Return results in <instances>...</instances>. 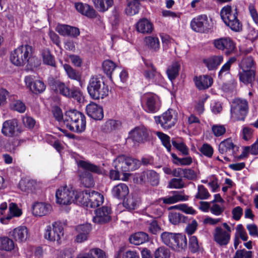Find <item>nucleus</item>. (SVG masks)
Returning a JSON list of instances; mask_svg holds the SVG:
<instances>
[{
    "label": "nucleus",
    "mask_w": 258,
    "mask_h": 258,
    "mask_svg": "<svg viewBox=\"0 0 258 258\" xmlns=\"http://www.w3.org/2000/svg\"><path fill=\"white\" fill-rule=\"evenodd\" d=\"M33 51L32 46L27 44L22 45L11 53L10 60L17 66L27 63L30 69L36 68L40 64V61L36 56L33 55Z\"/></svg>",
    "instance_id": "nucleus-1"
},
{
    "label": "nucleus",
    "mask_w": 258,
    "mask_h": 258,
    "mask_svg": "<svg viewBox=\"0 0 258 258\" xmlns=\"http://www.w3.org/2000/svg\"><path fill=\"white\" fill-rule=\"evenodd\" d=\"M63 123L71 131L77 133H82L86 129L85 115L76 109H70L66 112Z\"/></svg>",
    "instance_id": "nucleus-2"
},
{
    "label": "nucleus",
    "mask_w": 258,
    "mask_h": 258,
    "mask_svg": "<svg viewBox=\"0 0 258 258\" xmlns=\"http://www.w3.org/2000/svg\"><path fill=\"white\" fill-rule=\"evenodd\" d=\"M220 16L225 24L233 31L239 32L242 30V24L238 19L236 7L233 8L230 5L224 6L220 11Z\"/></svg>",
    "instance_id": "nucleus-3"
},
{
    "label": "nucleus",
    "mask_w": 258,
    "mask_h": 258,
    "mask_svg": "<svg viewBox=\"0 0 258 258\" xmlns=\"http://www.w3.org/2000/svg\"><path fill=\"white\" fill-rule=\"evenodd\" d=\"M161 241L171 249L179 251L187 247V239L184 235L169 232H163L160 235Z\"/></svg>",
    "instance_id": "nucleus-4"
},
{
    "label": "nucleus",
    "mask_w": 258,
    "mask_h": 258,
    "mask_svg": "<svg viewBox=\"0 0 258 258\" xmlns=\"http://www.w3.org/2000/svg\"><path fill=\"white\" fill-rule=\"evenodd\" d=\"M108 86L101 79L97 77H91L87 86V91L91 98L94 100L103 99L108 94Z\"/></svg>",
    "instance_id": "nucleus-5"
},
{
    "label": "nucleus",
    "mask_w": 258,
    "mask_h": 258,
    "mask_svg": "<svg viewBox=\"0 0 258 258\" xmlns=\"http://www.w3.org/2000/svg\"><path fill=\"white\" fill-rule=\"evenodd\" d=\"M79 165L80 167L86 170L81 172L79 175V179L80 182L86 187H91L94 185V180L92 174L88 171L92 172L100 173L101 170L100 168L90 162L81 160L79 162Z\"/></svg>",
    "instance_id": "nucleus-6"
},
{
    "label": "nucleus",
    "mask_w": 258,
    "mask_h": 258,
    "mask_svg": "<svg viewBox=\"0 0 258 258\" xmlns=\"http://www.w3.org/2000/svg\"><path fill=\"white\" fill-rule=\"evenodd\" d=\"M139 160L123 155L118 156L113 162V166L124 174L125 172L135 170L139 167Z\"/></svg>",
    "instance_id": "nucleus-7"
},
{
    "label": "nucleus",
    "mask_w": 258,
    "mask_h": 258,
    "mask_svg": "<svg viewBox=\"0 0 258 258\" xmlns=\"http://www.w3.org/2000/svg\"><path fill=\"white\" fill-rule=\"evenodd\" d=\"M232 229L226 222L217 226L213 233L214 241L220 246H225L229 242Z\"/></svg>",
    "instance_id": "nucleus-8"
},
{
    "label": "nucleus",
    "mask_w": 258,
    "mask_h": 258,
    "mask_svg": "<svg viewBox=\"0 0 258 258\" xmlns=\"http://www.w3.org/2000/svg\"><path fill=\"white\" fill-rule=\"evenodd\" d=\"M141 105L146 112L155 113L160 109L161 102L157 95L152 93H148L143 96Z\"/></svg>",
    "instance_id": "nucleus-9"
},
{
    "label": "nucleus",
    "mask_w": 258,
    "mask_h": 258,
    "mask_svg": "<svg viewBox=\"0 0 258 258\" xmlns=\"http://www.w3.org/2000/svg\"><path fill=\"white\" fill-rule=\"evenodd\" d=\"M51 226H47L45 229L44 238L50 242L60 243L61 237L63 235V228L60 223L55 222Z\"/></svg>",
    "instance_id": "nucleus-10"
},
{
    "label": "nucleus",
    "mask_w": 258,
    "mask_h": 258,
    "mask_svg": "<svg viewBox=\"0 0 258 258\" xmlns=\"http://www.w3.org/2000/svg\"><path fill=\"white\" fill-rule=\"evenodd\" d=\"M156 123L164 129H169L175 125L177 121V113L173 109H168L161 115L155 116Z\"/></svg>",
    "instance_id": "nucleus-11"
},
{
    "label": "nucleus",
    "mask_w": 258,
    "mask_h": 258,
    "mask_svg": "<svg viewBox=\"0 0 258 258\" xmlns=\"http://www.w3.org/2000/svg\"><path fill=\"white\" fill-rule=\"evenodd\" d=\"M190 26L193 31L199 33H207L211 28L206 15H199L193 18L190 23Z\"/></svg>",
    "instance_id": "nucleus-12"
},
{
    "label": "nucleus",
    "mask_w": 258,
    "mask_h": 258,
    "mask_svg": "<svg viewBox=\"0 0 258 258\" xmlns=\"http://www.w3.org/2000/svg\"><path fill=\"white\" fill-rule=\"evenodd\" d=\"M248 102L245 99L236 98L231 105V113L232 115H241L239 120H244L248 112Z\"/></svg>",
    "instance_id": "nucleus-13"
},
{
    "label": "nucleus",
    "mask_w": 258,
    "mask_h": 258,
    "mask_svg": "<svg viewBox=\"0 0 258 258\" xmlns=\"http://www.w3.org/2000/svg\"><path fill=\"white\" fill-rule=\"evenodd\" d=\"M75 191L67 186L58 188L55 193L56 202L60 205H69L73 202Z\"/></svg>",
    "instance_id": "nucleus-14"
},
{
    "label": "nucleus",
    "mask_w": 258,
    "mask_h": 258,
    "mask_svg": "<svg viewBox=\"0 0 258 258\" xmlns=\"http://www.w3.org/2000/svg\"><path fill=\"white\" fill-rule=\"evenodd\" d=\"M213 43L217 49L225 50V53L227 55L234 53L236 49L235 43L230 37H222L215 39Z\"/></svg>",
    "instance_id": "nucleus-15"
},
{
    "label": "nucleus",
    "mask_w": 258,
    "mask_h": 258,
    "mask_svg": "<svg viewBox=\"0 0 258 258\" xmlns=\"http://www.w3.org/2000/svg\"><path fill=\"white\" fill-rule=\"evenodd\" d=\"M130 137L134 142L145 143L150 140V131L144 126L136 127L129 133Z\"/></svg>",
    "instance_id": "nucleus-16"
},
{
    "label": "nucleus",
    "mask_w": 258,
    "mask_h": 258,
    "mask_svg": "<svg viewBox=\"0 0 258 258\" xmlns=\"http://www.w3.org/2000/svg\"><path fill=\"white\" fill-rule=\"evenodd\" d=\"M47 82L51 89L56 93H59L65 97L70 95L71 89L64 82L53 77H49Z\"/></svg>",
    "instance_id": "nucleus-17"
},
{
    "label": "nucleus",
    "mask_w": 258,
    "mask_h": 258,
    "mask_svg": "<svg viewBox=\"0 0 258 258\" xmlns=\"http://www.w3.org/2000/svg\"><path fill=\"white\" fill-rule=\"evenodd\" d=\"M24 81L27 88L34 94L42 93L46 89L44 82L39 80H35L34 76H26Z\"/></svg>",
    "instance_id": "nucleus-18"
},
{
    "label": "nucleus",
    "mask_w": 258,
    "mask_h": 258,
    "mask_svg": "<svg viewBox=\"0 0 258 258\" xmlns=\"http://www.w3.org/2000/svg\"><path fill=\"white\" fill-rule=\"evenodd\" d=\"M111 208L107 206H103L95 210V216L93 221L97 224H104L111 220Z\"/></svg>",
    "instance_id": "nucleus-19"
},
{
    "label": "nucleus",
    "mask_w": 258,
    "mask_h": 258,
    "mask_svg": "<svg viewBox=\"0 0 258 258\" xmlns=\"http://www.w3.org/2000/svg\"><path fill=\"white\" fill-rule=\"evenodd\" d=\"M9 236L17 242H24L27 240L28 237V230L24 226H19L10 231Z\"/></svg>",
    "instance_id": "nucleus-20"
},
{
    "label": "nucleus",
    "mask_w": 258,
    "mask_h": 258,
    "mask_svg": "<svg viewBox=\"0 0 258 258\" xmlns=\"http://www.w3.org/2000/svg\"><path fill=\"white\" fill-rule=\"evenodd\" d=\"M86 110L88 115L95 120H101L104 117L103 108L95 103L87 105Z\"/></svg>",
    "instance_id": "nucleus-21"
},
{
    "label": "nucleus",
    "mask_w": 258,
    "mask_h": 258,
    "mask_svg": "<svg viewBox=\"0 0 258 258\" xmlns=\"http://www.w3.org/2000/svg\"><path fill=\"white\" fill-rule=\"evenodd\" d=\"M237 147L234 144L231 138H227L222 142L219 145L218 151L221 154H229L230 155L235 156V149Z\"/></svg>",
    "instance_id": "nucleus-22"
},
{
    "label": "nucleus",
    "mask_w": 258,
    "mask_h": 258,
    "mask_svg": "<svg viewBox=\"0 0 258 258\" xmlns=\"http://www.w3.org/2000/svg\"><path fill=\"white\" fill-rule=\"evenodd\" d=\"M172 196H166L160 199L163 204L171 205L181 201H186L188 200V196H185L183 192L173 191Z\"/></svg>",
    "instance_id": "nucleus-23"
},
{
    "label": "nucleus",
    "mask_w": 258,
    "mask_h": 258,
    "mask_svg": "<svg viewBox=\"0 0 258 258\" xmlns=\"http://www.w3.org/2000/svg\"><path fill=\"white\" fill-rule=\"evenodd\" d=\"M75 7L76 10L89 18H95L96 17L97 13L94 9L87 4H84L81 2L76 3Z\"/></svg>",
    "instance_id": "nucleus-24"
},
{
    "label": "nucleus",
    "mask_w": 258,
    "mask_h": 258,
    "mask_svg": "<svg viewBox=\"0 0 258 258\" xmlns=\"http://www.w3.org/2000/svg\"><path fill=\"white\" fill-rule=\"evenodd\" d=\"M223 59L222 55H212L204 59L203 62L208 71H215L223 62Z\"/></svg>",
    "instance_id": "nucleus-25"
},
{
    "label": "nucleus",
    "mask_w": 258,
    "mask_h": 258,
    "mask_svg": "<svg viewBox=\"0 0 258 258\" xmlns=\"http://www.w3.org/2000/svg\"><path fill=\"white\" fill-rule=\"evenodd\" d=\"M17 127L18 122L16 119L8 120L3 124L2 133L6 136L13 137L18 130Z\"/></svg>",
    "instance_id": "nucleus-26"
},
{
    "label": "nucleus",
    "mask_w": 258,
    "mask_h": 258,
    "mask_svg": "<svg viewBox=\"0 0 258 258\" xmlns=\"http://www.w3.org/2000/svg\"><path fill=\"white\" fill-rule=\"evenodd\" d=\"M87 207L92 208H97L102 204L104 197L102 195L97 191L92 190L90 191Z\"/></svg>",
    "instance_id": "nucleus-27"
},
{
    "label": "nucleus",
    "mask_w": 258,
    "mask_h": 258,
    "mask_svg": "<svg viewBox=\"0 0 258 258\" xmlns=\"http://www.w3.org/2000/svg\"><path fill=\"white\" fill-rule=\"evenodd\" d=\"M194 80L196 87L201 90L209 88L213 83L212 78L208 75L196 77Z\"/></svg>",
    "instance_id": "nucleus-28"
},
{
    "label": "nucleus",
    "mask_w": 258,
    "mask_h": 258,
    "mask_svg": "<svg viewBox=\"0 0 258 258\" xmlns=\"http://www.w3.org/2000/svg\"><path fill=\"white\" fill-rule=\"evenodd\" d=\"M111 193L114 198L122 200L128 196V187L125 183H121L113 187Z\"/></svg>",
    "instance_id": "nucleus-29"
},
{
    "label": "nucleus",
    "mask_w": 258,
    "mask_h": 258,
    "mask_svg": "<svg viewBox=\"0 0 258 258\" xmlns=\"http://www.w3.org/2000/svg\"><path fill=\"white\" fill-rule=\"evenodd\" d=\"M51 206L45 203L37 202L33 206V213L35 216H43L49 214Z\"/></svg>",
    "instance_id": "nucleus-30"
},
{
    "label": "nucleus",
    "mask_w": 258,
    "mask_h": 258,
    "mask_svg": "<svg viewBox=\"0 0 258 258\" xmlns=\"http://www.w3.org/2000/svg\"><path fill=\"white\" fill-rule=\"evenodd\" d=\"M9 214L1 218V222L4 224H7L8 222L14 217H19L22 214V211L20 209L16 204L11 203L9 205Z\"/></svg>",
    "instance_id": "nucleus-31"
},
{
    "label": "nucleus",
    "mask_w": 258,
    "mask_h": 258,
    "mask_svg": "<svg viewBox=\"0 0 258 258\" xmlns=\"http://www.w3.org/2000/svg\"><path fill=\"white\" fill-rule=\"evenodd\" d=\"M137 30L143 34L151 33L153 29V24L147 19L142 18L136 24Z\"/></svg>",
    "instance_id": "nucleus-32"
},
{
    "label": "nucleus",
    "mask_w": 258,
    "mask_h": 258,
    "mask_svg": "<svg viewBox=\"0 0 258 258\" xmlns=\"http://www.w3.org/2000/svg\"><path fill=\"white\" fill-rule=\"evenodd\" d=\"M90 191L85 190L82 191H75L73 202L77 205L87 207Z\"/></svg>",
    "instance_id": "nucleus-33"
},
{
    "label": "nucleus",
    "mask_w": 258,
    "mask_h": 258,
    "mask_svg": "<svg viewBox=\"0 0 258 258\" xmlns=\"http://www.w3.org/2000/svg\"><path fill=\"white\" fill-rule=\"evenodd\" d=\"M130 242L135 245H140L149 240V235L144 232H139L132 234L129 238Z\"/></svg>",
    "instance_id": "nucleus-34"
},
{
    "label": "nucleus",
    "mask_w": 258,
    "mask_h": 258,
    "mask_svg": "<svg viewBox=\"0 0 258 258\" xmlns=\"http://www.w3.org/2000/svg\"><path fill=\"white\" fill-rule=\"evenodd\" d=\"M239 79L241 82L245 85L251 84L254 80L255 72L254 71L242 70L239 72Z\"/></svg>",
    "instance_id": "nucleus-35"
},
{
    "label": "nucleus",
    "mask_w": 258,
    "mask_h": 258,
    "mask_svg": "<svg viewBox=\"0 0 258 258\" xmlns=\"http://www.w3.org/2000/svg\"><path fill=\"white\" fill-rule=\"evenodd\" d=\"M144 76L146 79L148 80H152L153 81L157 83H161L163 78L160 73L156 71L154 67L152 68L147 69L144 72Z\"/></svg>",
    "instance_id": "nucleus-36"
},
{
    "label": "nucleus",
    "mask_w": 258,
    "mask_h": 258,
    "mask_svg": "<svg viewBox=\"0 0 258 258\" xmlns=\"http://www.w3.org/2000/svg\"><path fill=\"white\" fill-rule=\"evenodd\" d=\"M94 7L99 12H104L112 7L113 0H92Z\"/></svg>",
    "instance_id": "nucleus-37"
},
{
    "label": "nucleus",
    "mask_w": 258,
    "mask_h": 258,
    "mask_svg": "<svg viewBox=\"0 0 258 258\" xmlns=\"http://www.w3.org/2000/svg\"><path fill=\"white\" fill-rule=\"evenodd\" d=\"M41 55L44 64L55 67L56 62L54 56L51 53L48 49L46 48L42 50Z\"/></svg>",
    "instance_id": "nucleus-38"
},
{
    "label": "nucleus",
    "mask_w": 258,
    "mask_h": 258,
    "mask_svg": "<svg viewBox=\"0 0 258 258\" xmlns=\"http://www.w3.org/2000/svg\"><path fill=\"white\" fill-rule=\"evenodd\" d=\"M171 143L173 146L179 151L182 155L188 154V148L180 138H172Z\"/></svg>",
    "instance_id": "nucleus-39"
},
{
    "label": "nucleus",
    "mask_w": 258,
    "mask_h": 258,
    "mask_svg": "<svg viewBox=\"0 0 258 258\" xmlns=\"http://www.w3.org/2000/svg\"><path fill=\"white\" fill-rule=\"evenodd\" d=\"M180 64L177 61H173L166 71L167 75L170 80L175 79L179 74Z\"/></svg>",
    "instance_id": "nucleus-40"
},
{
    "label": "nucleus",
    "mask_w": 258,
    "mask_h": 258,
    "mask_svg": "<svg viewBox=\"0 0 258 258\" xmlns=\"http://www.w3.org/2000/svg\"><path fill=\"white\" fill-rule=\"evenodd\" d=\"M93 254L98 258H107L105 252L98 248L91 249L88 253L80 255L77 258H95Z\"/></svg>",
    "instance_id": "nucleus-41"
},
{
    "label": "nucleus",
    "mask_w": 258,
    "mask_h": 258,
    "mask_svg": "<svg viewBox=\"0 0 258 258\" xmlns=\"http://www.w3.org/2000/svg\"><path fill=\"white\" fill-rule=\"evenodd\" d=\"M236 60L235 57H230L229 60L224 63L218 73V78L222 80L226 75L230 74L231 66Z\"/></svg>",
    "instance_id": "nucleus-42"
},
{
    "label": "nucleus",
    "mask_w": 258,
    "mask_h": 258,
    "mask_svg": "<svg viewBox=\"0 0 258 258\" xmlns=\"http://www.w3.org/2000/svg\"><path fill=\"white\" fill-rule=\"evenodd\" d=\"M122 200L123 206L130 210L136 209L139 204V201L136 197L128 195Z\"/></svg>",
    "instance_id": "nucleus-43"
},
{
    "label": "nucleus",
    "mask_w": 258,
    "mask_h": 258,
    "mask_svg": "<svg viewBox=\"0 0 258 258\" xmlns=\"http://www.w3.org/2000/svg\"><path fill=\"white\" fill-rule=\"evenodd\" d=\"M155 134L160 140L162 145L167 149V151L168 152H170L171 151V140H170V137L168 135L160 132H156Z\"/></svg>",
    "instance_id": "nucleus-44"
},
{
    "label": "nucleus",
    "mask_w": 258,
    "mask_h": 258,
    "mask_svg": "<svg viewBox=\"0 0 258 258\" xmlns=\"http://www.w3.org/2000/svg\"><path fill=\"white\" fill-rule=\"evenodd\" d=\"M239 67L241 70L254 71V63L250 56L244 57L241 61Z\"/></svg>",
    "instance_id": "nucleus-45"
},
{
    "label": "nucleus",
    "mask_w": 258,
    "mask_h": 258,
    "mask_svg": "<svg viewBox=\"0 0 258 258\" xmlns=\"http://www.w3.org/2000/svg\"><path fill=\"white\" fill-rule=\"evenodd\" d=\"M15 247L13 240L8 237H0V249L6 251H11Z\"/></svg>",
    "instance_id": "nucleus-46"
},
{
    "label": "nucleus",
    "mask_w": 258,
    "mask_h": 258,
    "mask_svg": "<svg viewBox=\"0 0 258 258\" xmlns=\"http://www.w3.org/2000/svg\"><path fill=\"white\" fill-rule=\"evenodd\" d=\"M146 45L150 49L154 51L158 50L160 48V42L157 37L147 36L144 40Z\"/></svg>",
    "instance_id": "nucleus-47"
},
{
    "label": "nucleus",
    "mask_w": 258,
    "mask_h": 258,
    "mask_svg": "<svg viewBox=\"0 0 258 258\" xmlns=\"http://www.w3.org/2000/svg\"><path fill=\"white\" fill-rule=\"evenodd\" d=\"M63 67L70 79L77 81H80L81 77L79 72L74 69L70 65L65 63L63 65Z\"/></svg>",
    "instance_id": "nucleus-48"
},
{
    "label": "nucleus",
    "mask_w": 258,
    "mask_h": 258,
    "mask_svg": "<svg viewBox=\"0 0 258 258\" xmlns=\"http://www.w3.org/2000/svg\"><path fill=\"white\" fill-rule=\"evenodd\" d=\"M188 248L189 251L194 253L200 252L201 250L202 247L200 246L198 238L196 236L189 237Z\"/></svg>",
    "instance_id": "nucleus-49"
},
{
    "label": "nucleus",
    "mask_w": 258,
    "mask_h": 258,
    "mask_svg": "<svg viewBox=\"0 0 258 258\" xmlns=\"http://www.w3.org/2000/svg\"><path fill=\"white\" fill-rule=\"evenodd\" d=\"M173 159L174 164L177 165H189L192 163V159L190 157H186L184 158H179L174 154H171Z\"/></svg>",
    "instance_id": "nucleus-50"
},
{
    "label": "nucleus",
    "mask_w": 258,
    "mask_h": 258,
    "mask_svg": "<svg viewBox=\"0 0 258 258\" xmlns=\"http://www.w3.org/2000/svg\"><path fill=\"white\" fill-rule=\"evenodd\" d=\"M116 68V64L110 60H105L102 63V69L107 76H111Z\"/></svg>",
    "instance_id": "nucleus-51"
},
{
    "label": "nucleus",
    "mask_w": 258,
    "mask_h": 258,
    "mask_svg": "<svg viewBox=\"0 0 258 258\" xmlns=\"http://www.w3.org/2000/svg\"><path fill=\"white\" fill-rule=\"evenodd\" d=\"M198 192L195 196L197 199L206 200L210 196L207 189L203 185H199L198 186Z\"/></svg>",
    "instance_id": "nucleus-52"
},
{
    "label": "nucleus",
    "mask_w": 258,
    "mask_h": 258,
    "mask_svg": "<svg viewBox=\"0 0 258 258\" xmlns=\"http://www.w3.org/2000/svg\"><path fill=\"white\" fill-rule=\"evenodd\" d=\"M154 256L155 258H169L170 251L164 246H160L155 250Z\"/></svg>",
    "instance_id": "nucleus-53"
},
{
    "label": "nucleus",
    "mask_w": 258,
    "mask_h": 258,
    "mask_svg": "<svg viewBox=\"0 0 258 258\" xmlns=\"http://www.w3.org/2000/svg\"><path fill=\"white\" fill-rule=\"evenodd\" d=\"M212 133L216 137H220L226 133V128L224 125L213 124L211 127Z\"/></svg>",
    "instance_id": "nucleus-54"
},
{
    "label": "nucleus",
    "mask_w": 258,
    "mask_h": 258,
    "mask_svg": "<svg viewBox=\"0 0 258 258\" xmlns=\"http://www.w3.org/2000/svg\"><path fill=\"white\" fill-rule=\"evenodd\" d=\"M147 178L152 185H157L159 183V174L154 170H150L147 173Z\"/></svg>",
    "instance_id": "nucleus-55"
},
{
    "label": "nucleus",
    "mask_w": 258,
    "mask_h": 258,
    "mask_svg": "<svg viewBox=\"0 0 258 258\" xmlns=\"http://www.w3.org/2000/svg\"><path fill=\"white\" fill-rule=\"evenodd\" d=\"M12 109L15 111H17L19 113H24L26 110V105L21 100H16L14 101L11 106Z\"/></svg>",
    "instance_id": "nucleus-56"
},
{
    "label": "nucleus",
    "mask_w": 258,
    "mask_h": 258,
    "mask_svg": "<svg viewBox=\"0 0 258 258\" xmlns=\"http://www.w3.org/2000/svg\"><path fill=\"white\" fill-rule=\"evenodd\" d=\"M184 183L182 178H174L169 182V187L173 188H182L184 187Z\"/></svg>",
    "instance_id": "nucleus-57"
},
{
    "label": "nucleus",
    "mask_w": 258,
    "mask_h": 258,
    "mask_svg": "<svg viewBox=\"0 0 258 258\" xmlns=\"http://www.w3.org/2000/svg\"><path fill=\"white\" fill-rule=\"evenodd\" d=\"M200 152L205 156L211 158L213 154L212 147L208 144H204L200 149Z\"/></svg>",
    "instance_id": "nucleus-58"
},
{
    "label": "nucleus",
    "mask_w": 258,
    "mask_h": 258,
    "mask_svg": "<svg viewBox=\"0 0 258 258\" xmlns=\"http://www.w3.org/2000/svg\"><path fill=\"white\" fill-rule=\"evenodd\" d=\"M53 116L55 119L60 122L64 120V115L63 116L62 110L58 106H54L52 110Z\"/></svg>",
    "instance_id": "nucleus-59"
},
{
    "label": "nucleus",
    "mask_w": 258,
    "mask_h": 258,
    "mask_svg": "<svg viewBox=\"0 0 258 258\" xmlns=\"http://www.w3.org/2000/svg\"><path fill=\"white\" fill-rule=\"evenodd\" d=\"M149 231L152 234L157 235L161 231V228L155 220L151 221L148 226Z\"/></svg>",
    "instance_id": "nucleus-60"
},
{
    "label": "nucleus",
    "mask_w": 258,
    "mask_h": 258,
    "mask_svg": "<svg viewBox=\"0 0 258 258\" xmlns=\"http://www.w3.org/2000/svg\"><path fill=\"white\" fill-rule=\"evenodd\" d=\"M22 121L25 126L29 129L33 128L34 127V125L36 123V121L35 119L27 115L23 117Z\"/></svg>",
    "instance_id": "nucleus-61"
},
{
    "label": "nucleus",
    "mask_w": 258,
    "mask_h": 258,
    "mask_svg": "<svg viewBox=\"0 0 258 258\" xmlns=\"http://www.w3.org/2000/svg\"><path fill=\"white\" fill-rule=\"evenodd\" d=\"M252 252L247 251L245 249L237 250L233 258H251Z\"/></svg>",
    "instance_id": "nucleus-62"
},
{
    "label": "nucleus",
    "mask_w": 258,
    "mask_h": 258,
    "mask_svg": "<svg viewBox=\"0 0 258 258\" xmlns=\"http://www.w3.org/2000/svg\"><path fill=\"white\" fill-rule=\"evenodd\" d=\"M198 223L196 220H193L190 223L187 224L185 228L186 233L189 236L196 231L198 227Z\"/></svg>",
    "instance_id": "nucleus-63"
},
{
    "label": "nucleus",
    "mask_w": 258,
    "mask_h": 258,
    "mask_svg": "<svg viewBox=\"0 0 258 258\" xmlns=\"http://www.w3.org/2000/svg\"><path fill=\"white\" fill-rule=\"evenodd\" d=\"M248 11L253 21L258 26V13L253 4H249L248 6Z\"/></svg>",
    "instance_id": "nucleus-64"
}]
</instances>
